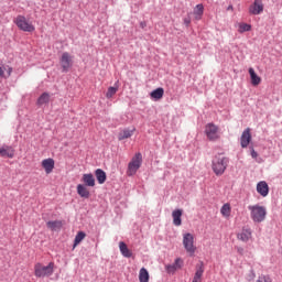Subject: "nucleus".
<instances>
[{
  "mask_svg": "<svg viewBox=\"0 0 282 282\" xmlns=\"http://www.w3.org/2000/svg\"><path fill=\"white\" fill-rule=\"evenodd\" d=\"M203 276H204V263L200 262L199 264L196 265V272L193 276L192 282H202Z\"/></svg>",
  "mask_w": 282,
  "mask_h": 282,
  "instance_id": "16",
  "label": "nucleus"
},
{
  "mask_svg": "<svg viewBox=\"0 0 282 282\" xmlns=\"http://www.w3.org/2000/svg\"><path fill=\"white\" fill-rule=\"evenodd\" d=\"M173 265H175L176 270H178L180 268H182V259L177 258V259L175 260V263H174Z\"/></svg>",
  "mask_w": 282,
  "mask_h": 282,
  "instance_id": "35",
  "label": "nucleus"
},
{
  "mask_svg": "<svg viewBox=\"0 0 282 282\" xmlns=\"http://www.w3.org/2000/svg\"><path fill=\"white\" fill-rule=\"evenodd\" d=\"M34 274L37 279H45V276H52L54 274V262H50L48 265H43L37 262L34 265Z\"/></svg>",
  "mask_w": 282,
  "mask_h": 282,
  "instance_id": "3",
  "label": "nucleus"
},
{
  "mask_svg": "<svg viewBox=\"0 0 282 282\" xmlns=\"http://www.w3.org/2000/svg\"><path fill=\"white\" fill-rule=\"evenodd\" d=\"M54 159H45L42 161V167L44 169L47 175H50V173L54 171Z\"/></svg>",
  "mask_w": 282,
  "mask_h": 282,
  "instance_id": "17",
  "label": "nucleus"
},
{
  "mask_svg": "<svg viewBox=\"0 0 282 282\" xmlns=\"http://www.w3.org/2000/svg\"><path fill=\"white\" fill-rule=\"evenodd\" d=\"M176 270H177V267H175L174 264L166 265V272H169V274H175Z\"/></svg>",
  "mask_w": 282,
  "mask_h": 282,
  "instance_id": "33",
  "label": "nucleus"
},
{
  "mask_svg": "<svg viewBox=\"0 0 282 282\" xmlns=\"http://www.w3.org/2000/svg\"><path fill=\"white\" fill-rule=\"evenodd\" d=\"M228 10H232V6H229V7H228Z\"/></svg>",
  "mask_w": 282,
  "mask_h": 282,
  "instance_id": "39",
  "label": "nucleus"
},
{
  "mask_svg": "<svg viewBox=\"0 0 282 282\" xmlns=\"http://www.w3.org/2000/svg\"><path fill=\"white\" fill-rule=\"evenodd\" d=\"M250 142H252V134L250 133V128H247L240 137L241 148L248 149V144H250Z\"/></svg>",
  "mask_w": 282,
  "mask_h": 282,
  "instance_id": "10",
  "label": "nucleus"
},
{
  "mask_svg": "<svg viewBox=\"0 0 282 282\" xmlns=\"http://www.w3.org/2000/svg\"><path fill=\"white\" fill-rule=\"evenodd\" d=\"M230 213H232V207H230V203H226L220 208V214L228 219L230 217Z\"/></svg>",
  "mask_w": 282,
  "mask_h": 282,
  "instance_id": "24",
  "label": "nucleus"
},
{
  "mask_svg": "<svg viewBox=\"0 0 282 282\" xmlns=\"http://www.w3.org/2000/svg\"><path fill=\"white\" fill-rule=\"evenodd\" d=\"M139 281L140 282H149V271L145 268L140 269Z\"/></svg>",
  "mask_w": 282,
  "mask_h": 282,
  "instance_id": "27",
  "label": "nucleus"
},
{
  "mask_svg": "<svg viewBox=\"0 0 282 282\" xmlns=\"http://www.w3.org/2000/svg\"><path fill=\"white\" fill-rule=\"evenodd\" d=\"M47 102H50V95L47 93H43L36 101V105H39V107H42V105H47Z\"/></svg>",
  "mask_w": 282,
  "mask_h": 282,
  "instance_id": "26",
  "label": "nucleus"
},
{
  "mask_svg": "<svg viewBox=\"0 0 282 282\" xmlns=\"http://www.w3.org/2000/svg\"><path fill=\"white\" fill-rule=\"evenodd\" d=\"M249 75L251 78V85H253V87H257L259 85H261V77H259V75H257V73L254 72V68H249Z\"/></svg>",
  "mask_w": 282,
  "mask_h": 282,
  "instance_id": "20",
  "label": "nucleus"
},
{
  "mask_svg": "<svg viewBox=\"0 0 282 282\" xmlns=\"http://www.w3.org/2000/svg\"><path fill=\"white\" fill-rule=\"evenodd\" d=\"M82 182L84 183V186H89L90 188H94V186H96V178L91 173L83 174Z\"/></svg>",
  "mask_w": 282,
  "mask_h": 282,
  "instance_id": "13",
  "label": "nucleus"
},
{
  "mask_svg": "<svg viewBox=\"0 0 282 282\" xmlns=\"http://www.w3.org/2000/svg\"><path fill=\"white\" fill-rule=\"evenodd\" d=\"M184 212L182 209H175L172 212V219L174 226H182V215Z\"/></svg>",
  "mask_w": 282,
  "mask_h": 282,
  "instance_id": "19",
  "label": "nucleus"
},
{
  "mask_svg": "<svg viewBox=\"0 0 282 282\" xmlns=\"http://www.w3.org/2000/svg\"><path fill=\"white\" fill-rule=\"evenodd\" d=\"M212 169L218 177L226 173V169H228V158L218 154L212 161Z\"/></svg>",
  "mask_w": 282,
  "mask_h": 282,
  "instance_id": "2",
  "label": "nucleus"
},
{
  "mask_svg": "<svg viewBox=\"0 0 282 282\" xmlns=\"http://www.w3.org/2000/svg\"><path fill=\"white\" fill-rule=\"evenodd\" d=\"M133 135V131L131 130H123L119 133L118 140H127Z\"/></svg>",
  "mask_w": 282,
  "mask_h": 282,
  "instance_id": "28",
  "label": "nucleus"
},
{
  "mask_svg": "<svg viewBox=\"0 0 282 282\" xmlns=\"http://www.w3.org/2000/svg\"><path fill=\"white\" fill-rule=\"evenodd\" d=\"M237 239L239 241L248 242L252 239V231L247 228H242V230L237 235Z\"/></svg>",
  "mask_w": 282,
  "mask_h": 282,
  "instance_id": "14",
  "label": "nucleus"
},
{
  "mask_svg": "<svg viewBox=\"0 0 282 282\" xmlns=\"http://www.w3.org/2000/svg\"><path fill=\"white\" fill-rule=\"evenodd\" d=\"M184 22L186 23V25H191V20L185 19Z\"/></svg>",
  "mask_w": 282,
  "mask_h": 282,
  "instance_id": "38",
  "label": "nucleus"
},
{
  "mask_svg": "<svg viewBox=\"0 0 282 282\" xmlns=\"http://www.w3.org/2000/svg\"><path fill=\"white\" fill-rule=\"evenodd\" d=\"M256 282H270V278L265 275H260Z\"/></svg>",
  "mask_w": 282,
  "mask_h": 282,
  "instance_id": "34",
  "label": "nucleus"
},
{
  "mask_svg": "<svg viewBox=\"0 0 282 282\" xmlns=\"http://www.w3.org/2000/svg\"><path fill=\"white\" fill-rule=\"evenodd\" d=\"M6 66H0V79L1 78H9V76L12 74V68H8V72L6 74Z\"/></svg>",
  "mask_w": 282,
  "mask_h": 282,
  "instance_id": "30",
  "label": "nucleus"
},
{
  "mask_svg": "<svg viewBox=\"0 0 282 282\" xmlns=\"http://www.w3.org/2000/svg\"><path fill=\"white\" fill-rule=\"evenodd\" d=\"M257 193H259L261 197H268L270 194V186H268L265 181H261L257 184Z\"/></svg>",
  "mask_w": 282,
  "mask_h": 282,
  "instance_id": "11",
  "label": "nucleus"
},
{
  "mask_svg": "<svg viewBox=\"0 0 282 282\" xmlns=\"http://www.w3.org/2000/svg\"><path fill=\"white\" fill-rule=\"evenodd\" d=\"M0 158H14V148L10 145H2L0 148Z\"/></svg>",
  "mask_w": 282,
  "mask_h": 282,
  "instance_id": "12",
  "label": "nucleus"
},
{
  "mask_svg": "<svg viewBox=\"0 0 282 282\" xmlns=\"http://www.w3.org/2000/svg\"><path fill=\"white\" fill-rule=\"evenodd\" d=\"M119 250L126 259H131V257H133V251L130 250L124 241L119 242Z\"/></svg>",
  "mask_w": 282,
  "mask_h": 282,
  "instance_id": "15",
  "label": "nucleus"
},
{
  "mask_svg": "<svg viewBox=\"0 0 282 282\" xmlns=\"http://www.w3.org/2000/svg\"><path fill=\"white\" fill-rule=\"evenodd\" d=\"M140 166H142V154L141 153H137L132 158L131 162L128 165L127 174L129 176L135 175V173H138V169H140Z\"/></svg>",
  "mask_w": 282,
  "mask_h": 282,
  "instance_id": "4",
  "label": "nucleus"
},
{
  "mask_svg": "<svg viewBox=\"0 0 282 282\" xmlns=\"http://www.w3.org/2000/svg\"><path fill=\"white\" fill-rule=\"evenodd\" d=\"M250 30H252V26L250 24H248V23L239 24L238 32H240V34H243V32H250Z\"/></svg>",
  "mask_w": 282,
  "mask_h": 282,
  "instance_id": "32",
  "label": "nucleus"
},
{
  "mask_svg": "<svg viewBox=\"0 0 282 282\" xmlns=\"http://www.w3.org/2000/svg\"><path fill=\"white\" fill-rule=\"evenodd\" d=\"M202 17H204V4H197L194 8V18L196 21H199L202 20Z\"/></svg>",
  "mask_w": 282,
  "mask_h": 282,
  "instance_id": "25",
  "label": "nucleus"
},
{
  "mask_svg": "<svg viewBox=\"0 0 282 282\" xmlns=\"http://www.w3.org/2000/svg\"><path fill=\"white\" fill-rule=\"evenodd\" d=\"M63 72H69L72 65H74V57L68 53L64 52L59 59Z\"/></svg>",
  "mask_w": 282,
  "mask_h": 282,
  "instance_id": "8",
  "label": "nucleus"
},
{
  "mask_svg": "<svg viewBox=\"0 0 282 282\" xmlns=\"http://www.w3.org/2000/svg\"><path fill=\"white\" fill-rule=\"evenodd\" d=\"M205 133L210 142H216V140H219V138H221V135L219 134V127L215 126V123H207L205 126Z\"/></svg>",
  "mask_w": 282,
  "mask_h": 282,
  "instance_id": "5",
  "label": "nucleus"
},
{
  "mask_svg": "<svg viewBox=\"0 0 282 282\" xmlns=\"http://www.w3.org/2000/svg\"><path fill=\"white\" fill-rule=\"evenodd\" d=\"M14 23L19 28V30H22V32H34L35 30L33 24L28 22V20L23 15H18L14 20Z\"/></svg>",
  "mask_w": 282,
  "mask_h": 282,
  "instance_id": "6",
  "label": "nucleus"
},
{
  "mask_svg": "<svg viewBox=\"0 0 282 282\" xmlns=\"http://www.w3.org/2000/svg\"><path fill=\"white\" fill-rule=\"evenodd\" d=\"M95 176L98 182V184H105L107 182V173L102 171L101 169H97L95 171Z\"/></svg>",
  "mask_w": 282,
  "mask_h": 282,
  "instance_id": "21",
  "label": "nucleus"
},
{
  "mask_svg": "<svg viewBox=\"0 0 282 282\" xmlns=\"http://www.w3.org/2000/svg\"><path fill=\"white\" fill-rule=\"evenodd\" d=\"M183 246L189 254H195V237L192 236V234H185L183 236Z\"/></svg>",
  "mask_w": 282,
  "mask_h": 282,
  "instance_id": "7",
  "label": "nucleus"
},
{
  "mask_svg": "<svg viewBox=\"0 0 282 282\" xmlns=\"http://www.w3.org/2000/svg\"><path fill=\"white\" fill-rule=\"evenodd\" d=\"M251 158H253V160H257V158H259V153L254 151V148H251Z\"/></svg>",
  "mask_w": 282,
  "mask_h": 282,
  "instance_id": "36",
  "label": "nucleus"
},
{
  "mask_svg": "<svg viewBox=\"0 0 282 282\" xmlns=\"http://www.w3.org/2000/svg\"><path fill=\"white\" fill-rule=\"evenodd\" d=\"M85 237H87V235L84 231H79L75 237L73 248H76V246H78V243H80Z\"/></svg>",
  "mask_w": 282,
  "mask_h": 282,
  "instance_id": "29",
  "label": "nucleus"
},
{
  "mask_svg": "<svg viewBox=\"0 0 282 282\" xmlns=\"http://www.w3.org/2000/svg\"><path fill=\"white\" fill-rule=\"evenodd\" d=\"M116 94H118V87L116 86H110L106 93V98H113V96H116Z\"/></svg>",
  "mask_w": 282,
  "mask_h": 282,
  "instance_id": "31",
  "label": "nucleus"
},
{
  "mask_svg": "<svg viewBox=\"0 0 282 282\" xmlns=\"http://www.w3.org/2000/svg\"><path fill=\"white\" fill-rule=\"evenodd\" d=\"M248 210H250V217L254 224H261L265 221V217H268V209L265 206L250 205L248 206Z\"/></svg>",
  "mask_w": 282,
  "mask_h": 282,
  "instance_id": "1",
  "label": "nucleus"
},
{
  "mask_svg": "<svg viewBox=\"0 0 282 282\" xmlns=\"http://www.w3.org/2000/svg\"><path fill=\"white\" fill-rule=\"evenodd\" d=\"M46 226L50 230H53V231L61 230L63 228V221L62 220H50L46 223Z\"/></svg>",
  "mask_w": 282,
  "mask_h": 282,
  "instance_id": "22",
  "label": "nucleus"
},
{
  "mask_svg": "<svg viewBox=\"0 0 282 282\" xmlns=\"http://www.w3.org/2000/svg\"><path fill=\"white\" fill-rule=\"evenodd\" d=\"M263 12V0H254L249 7V14L259 15Z\"/></svg>",
  "mask_w": 282,
  "mask_h": 282,
  "instance_id": "9",
  "label": "nucleus"
},
{
  "mask_svg": "<svg viewBox=\"0 0 282 282\" xmlns=\"http://www.w3.org/2000/svg\"><path fill=\"white\" fill-rule=\"evenodd\" d=\"M77 194L79 195V197H83L84 199H89L90 197L89 189L87 188V185L84 184L77 185Z\"/></svg>",
  "mask_w": 282,
  "mask_h": 282,
  "instance_id": "18",
  "label": "nucleus"
},
{
  "mask_svg": "<svg viewBox=\"0 0 282 282\" xmlns=\"http://www.w3.org/2000/svg\"><path fill=\"white\" fill-rule=\"evenodd\" d=\"M153 100H162L164 98V88H156L150 94Z\"/></svg>",
  "mask_w": 282,
  "mask_h": 282,
  "instance_id": "23",
  "label": "nucleus"
},
{
  "mask_svg": "<svg viewBox=\"0 0 282 282\" xmlns=\"http://www.w3.org/2000/svg\"><path fill=\"white\" fill-rule=\"evenodd\" d=\"M140 28H142V30H144L147 28V22H141Z\"/></svg>",
  "mask_w": 282,
  "mask_h": 282,
  "instance_id": "37",
  "label": "nucleus"
}]
</instances>
